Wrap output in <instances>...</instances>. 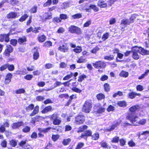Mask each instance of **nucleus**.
Wrapping results in <instances>:
<instances>
[{
	"mask_svg": "<svg viewBox=\"0 0 149 149\" xmlns=\"http://www.w3.org/2000/svg\"><path fill=\"white\" fill-rule=\"evenodd\" d=\"M92 104L91 100H86L84 102L82 107V111L86 113H89L91 111Z\"/></svg>",
	"mask_w": 149,
	"mask_h": 149,
	"instance_id": "obj_1",
	"label": "nucleus"
},
{
	"mask_svg": "<svg viewBox=\"0 0 149 149\" xmlns=\"http://www.w3.org/2000/svg\"><path fill=\"white\" fill-rule=\"evenodd\" d=\"M68 31L71 33H76L77 35H81L82 33L81 29L74 25H71L68 27Z\"/></svg>",
	"mask_w": 149,
	"mask_h": 149,
	"instance_id": "obj_2",
	"label": "nucleus"
},
{
	"mask_svg": "<svg viewBox=\"0 0 149 149\" xmlns=\"http://www.w3.org/2000/svg\"><path fill=\"white\" fill-rule=\"evenodd\" d=\"M50 118L53 120V124L54 125H59L61 123V118H59L58 115L56 113H54L52 115Z\"/></svg>",
	"mask_w": 149,
	"mask_h": 149,
	"instance_id": "obj_3",
	"label": "nucleus"
},
{
	"mask_svg": "<svg viewBox=\"0 0 149 149\" xmlns=\"http://www.w3.org/2000/svg\"><path fill=\"white\" fill-rule=\"evenodd\" d=\"M27 139L21 141L18 144L19 147H21L22 149H33V148L30 144L27 143Z\"/></svg>",
	"mask_w": 149,
	"mask_h": 149,
	"instance_id": "obj_4",
	"label": "nucleus"
},
{
	"mask_svg": "<svg viewBox=\"0 0 149 149\" xmlns=\"http://www.w3.org/2000/svg\"><path fill=\"white\" fill-rule=\"evenodd\" d=\"M132 58L134 60H138L140 56L138 54V52H139V49L138 48V47L135 46L132 47Z\"/></svg>",
	"mask_w": 149,
	"mask_h": 149,
	"instance_id": "obj_5",
	"label": "nucleus"
},
{
	"mask_svg": "<svg viewBox=\"0 0 149 149\" xmlns=\"http://www.w3.org/2000/svg\"><path fill=\"white\" fill-rule=\"evenodd\" d=\"M93 66L96 68L104 69L106 66L105 62L101 61H96L92 63Z\"/></svg>",
	"mask_w": 149,
	"mask_h": 149,
	"instance_id": "obj_6",
	"label": "nucleus"
},
{
	"mask_svg": "<svg viewBox=\"0 0 149 149\" xmlns=\"http://www.w3.org/2000/svg\"><path fill=\"white\" fill-rule=\"evenodd\" d=\"M13 50V47L10 45H6V48L4 51L3 54L5 56L8 57L10 56V53L12 52Z\"/></svg>",
	"mask_w": 149,
	"mask_h": 149,
	"instance_id": "obj_7",
	"label": "nucleus"
},
{
	"mask_svg": "<svg viewBox=\"0 0 149 149\" xmlns=\"http://www.w3.org/2000/svg\"><path fill=\"white\" fill-rule=\"evenodd\" d=\"M135 113H127L126 117L127 119L129 120L131 123L133 125V124L137 120L136 118H138L137 116L135 115Z\"/></svg>",
	"mask_w": 149,
	"mask_h": 149,
	"instance_id": "obj_8",
	"label": "nucleus"
},
{
	"mask_svg": "<svg viewBox=\"0 0 149 149\" xmlns=\"http://www.w3.org/2000/svg\"><path fill=\"white\" fill-rule=\"evenodd\" d=\"M85 120V117L84 115H78L75 117L74 121L77 124L81 125L83 124Z\"/></svg>",
	"mask_w": 149,
	"mask_h": 149,
	"instance_id": "obj_9",
	"label": "nucleus"
},
{
	"mask_svg": "<svg viewBox=\"0 0 149 149\" xmlns=\"http://www.w3.org/2000/svg\"><path fill=\"white\" fill-rule=\"evenodd\" d=\"M40 18L42 22L46 21L52 18V13L48 12H45L42 15L40 16Z\"/></svg>",
	"mask_w": 149,
	"mask_h": 149,
	"instance_id": "obj_10",
	"label": "nucleus"
},
{
	"mask_svg": "<svg viewBox=\"0 0 149 149\" xmlns=\"http://www.w3.org/2000/svg\"><path fill=\"white\" fill-rule=\"evenodd\" d=\"M51 129V127H47L43 129H42L41 128H38V130L39 132L38 134L39 137L41 138L43 137L44 135L43 134H42V133H47Z\"/></svg>",
	"mask_w": 149,
	"mask_h": 149,
	"instance_id": "obj_11",
	"label": "nucleus"
},
{
	"mask_svg": "<svg viewBox=\"0 0 149 149\" xmlns=\"http://www.w3.org/2000/svg\"><path fill=\"white\" fill-rule=\"evenodd\" d=\"M78 73L77 72H75L74 73H73L71 72L69 74H67L63 78V80H66L69 79L72 77L73 76H74V79L75 80L76 79V77L78 75Z\"/></svg>",
	"mask_w": 149,
	"mask_h": 149,
	"instance_id": "obj_12",
	"label": "nucleus"
},
{
	"mask_svg": "<svg viewBox=\"0 0 149 149\" xmlns=\"http://www.w3.org/2000/svg\"><path fill=\"white\" fill-rule=\"evenodd\" d=\"M130 24L129 20L127 19H122L120 23V25H122V26H120L121 30L122 31H124L125 30L124 29L127 27L128 25H130Z\"/></svg>",
	"mask_w": 149,
	"mask_h": 149,
	"instance_id": "obj_13",
	"label": "nucleus"
},
{
	"mask_svg": "<svg viewBox=\"0 0 149 149\" xmlns=\"http://www.w3.org/2000/svg\"><path fill=\"white\" fill-rule=\"evenodd\" d=\"M92 132L91 130H88L85 131L84 134H82L80 136L81 138H84L87 140V137L91 136Z\"/></svg>",
	"mask_w": 149,
	"mask_h": 149,
	"instance_id": "obj_14",
	"label": "nucleus"
},
{
	"mask_svg": "<svg viewBox=\"0 0 149 149\" xmlns=\"http://www.w3.org/2000/svg\"><path fill=\"white\" fill-rule=\"evenodd\" d=\"M24 125V123L22 121H18L13 123L11 127L13 130L18 129L19 127Z\"/></svg>",
	"mask_w": 149,
	"mask_h": 149,
	"instance_id": "obj_15",
	"label": "nucleus"
},
{
	"mask_svg": "<svg viewBox=\"0 0 149 149\" xmlns=\"http://www.w3.org/2000/svg\"><path fill=\"white\" fill-rule=\"evenodd\" d=\"M10 126V124L8 121L5 122L3 124L0 126V132L3 133L6 131V127H9Z\"/></svg>",
	"mask_w": 149,
	"mask_h": 149,
	"instance_id": "obj_16",
	"label": "nucleus"
},
{
	"mask_svg": "<svg viewBox=\"0 0 149 149\" xmlns=\"http://www.w3.org/2000/svg\"><path fill=\"white\" fill-rule=\"evenodd\" d=\"M58 49L62 52H66L68 51V46L67 44L65 43L64 45H62L61 46H59L58 48Z\"/></svg>",
	"mask_w": 149,
	"mask_h": 149,
	"instance_id": "obj_17",
	"label": "nucleus"
},
{
	"mask_svg": "<svg viewBox=\"0 0 149 149\" xmlns=\"http://www.w3.org/2000/svg\"><path fill=\"white\" fill-rule=\"evenodd\" d=\"M18 17L17 13L15 12H9L6 15V17L8 19H11Z\"/></svg>",
	"mask_w": 149,
	"mask_h": 149,
	"instance_id": "obj_18",
	"label": "nucleus"
},
{
	"mask_svg": "<svg viewBox=\"0 0 149 149\" xmlns=\"http://www.w3.org/2000/svg\"><path fill=\"white\" fill-rule=\"evenodd\" d=\"M18 42L20 45H24L26 44L27 42V38L25 36L19 37L17 40Z\"/></svg>",
	"mask_w": 149,
	"mask_h": 149,
	"instance_id": "obj_19",
	"label": "nucleus"
},
{
	"mask_svg": "<svg viewBox=\"0 0 149 149\" xmlns=\"http://www.w3.org/2000/svg\"><path fill=\"white\" fill-rule=\"evenodd\" d=\"M140 108V107L139 105L138 104H136L133 105L130 107L129 110L131 112L130 113H135L136 111L139 109Z\"/></svg>",
	"mask_w": 149,
	"mask_h": 149,
	"instance_id": "obj_20",
	"label": "nucleus"
},
{
	"mask_svg": "<svg viewBox=\"0 0 149 149\" xmlns=\"http://www.w3.org/2000/svg\"><path fill=\"white\" fill-rule=\"evenodd\" d=\"M13 75L10 73H8L6 75L5 79V84H8L11 81V79Z\"/></svg>",
	"mask_w": 149,
	"mask_h": 149,
	"instance_id": "obj_21",
	"label": "nucleus"
},
{
	"mask_svg": "<svg viewBox=\"0 0 149 149\" xmlns=\"http://www.w3.org/2000/svg\"><path fill=\"white\" fill-rule=\"evenodd\" d=\"M10 40L5 35V34H0V42H3L4 41L6 42H8Z\"/></svg>",
	"mask_w": 149,
	"mask_h": 149,
	"instance_id": "obj_22",
	"label": "nucleus"
},
{
	"mask_svg": "<svg viewBox=\"0 0 149 149\" xmlns=\"http://www.w3.org/2000/svg\"><path fill=\"white\" fill-rule=\"evenodd\" d=\"M146 120L145 119H141L139 121L137 120L133 124V126H138L141 125H143L145 124L146 123Z\"/></svg>",
	"mask_w": 149,
	"mask_h": 149,
	"instance_id": "obj_23",
	"label": "nucleus"
},
{
	"mask_svg": "<svg viewBox=\"0 0 149 149\" xmlns=\"http://www.w3.org/2000/svg\"><path fill=\"white\" fill-rule=\"evenodd\" d=\"M97 5L101 8H106L107 7V4L104 1L99 0L97 3Z\"/></svg>",
	"mask_w": 149,
	"mask_h": 149,
	"instance_id": "obj_24",
	"label": "nucleus"
},
{
	"mask_svg": "<svg viewBox=\"0 0 149 149\" xmlns=\"http://www.w3.org/2000/svg\"><path fill=\"white\" fill-rule=\"evenodd\" d=\"M77 98L76 94H73L70 96V99L65 104V106H68L72 101V100L76 99Z\"/></svg>",
	"mask_w": 149,
	"mask_h": 149,
	"instance_id": "obj_25",
	"label": "nucleus"
},
{
	"mask_svg": "<svg viewBox=\"0 0 149 149\" xmlns=\"http://www.w3.org/2000/svg\"><path fill=\"white\" fill-rule=\"evenodd\" d=\"M53 110L51 106H48L44 108L41 111V112L42 113H46L48 112L52 111Z\"/></svg>",
	"mask_w": 149,
	"mask_h": 149,
	"instance_id": "obj_26",
	"label": "nucleus"
},
{
	"mask_svg": "<svg viewBox=\"0 0 149 149\" xmlns=\"http://www.w3.org/2000/svg\"><path fill=\"white\" fill-rule=\"evenodd\" d=\"M89 8L85 9L86 11H88L89 9H92L95 12H97L99 11V8L95 5L91 4L89 6Z\"/></svg>",
	"mask_w": 149,
	"mask_h": 149,
	"instance_id": "obj_27",
	"label": "nucleus"
},
{
	"mask_svg": "<svg viewBox=\"0 0 149 149\" xmlns=\"http://www.w3.org/2000/svg\"><path fill=\"white\" fill-rule=\"evenodd\" d=\"M141 95L140 93H137L132 91L128 93V97L129 98L133 99L136 96H140Z\"/></svg>",
	"mask_w": 149,
	"mask_h": 149,
	"instance_id": "obj_28",
	"label": "nucleus"
},
{
	"mask_svg": "<svg viewBox=\"0 0 149 149\" xmlns=\"http://www.w3.org/2000/svg\"><path fill=\"white\" fill-rule=\"evenodd\" d=\"M37 39L39 42L42 43L46 40V37L45 35L43 34L41 35L38 36L37 38Z\"/></svg>",
	"mask_w": 149,
	"mask_h": 149,
	"instance_id": "obj_29",
	"label": "nucleus"
},
{
	"mask_svg": "<svg viewBox=\"0 0 149 149\" xmlns=\"http://www.w3.org/2000/svg\"><path fill=\"white\" fill-rule=\"evenodd\" d=\"M33 58L34 60H38L40 57V54L38 49H37L36 51L33 52Z\"/></svg>",
	"mask_w": 149,
	"mask_h": 149,
	"instance_id": "obj_30",
	"label": "nucleus"
},
{
	"mask_svg": "<svg viewBox=\"0 0 149 149\" xmlns=\"http://www.w3.org/2000/svg\"><path fill=\"white\" fill-rule=\"evenodd\" d=\"M39 107L38 106H36L33 111L30 114L29 116H33L36 115L39 112Z\"/></svg>",
	"mask_w": 149,
	"mask_h": 149,
	"instance_id": "obj_31",
	"label": "nucleus"
},
{
	"mask_svg": "<svg viewBox=\"0 0 149 149\" xmlns=\"http://www.w3.org/2000/svg\"><path fill=\"white\" fill-rule=\"evenodd\" d=\"M120 123V122H116V123L112 125L111 126L110 128L107 129L106 130L107 131L109 132L115 129V127H116L118 126Z\"/></svg>",
	"mask_w": 149,
	"mask_h": 149,
	"instance_id": "obj_32",
	"label": "nucleus"
},
{
	"mask_svg": "<svg viewBox=\"0 0 149 149\" xmlns=\"http://www.w3.org/2000/svg\"><path fill=\"white\" fill-rule=\"evenodd\" d=\"M139 49V52L142 55H147L148 50L144 49L141 47H138Z\"/></svg>",
	"mask_w": 149,
	"mask_h": 149,
	"instance_id": "obj_33",
	"label": "nucleus"
},
{
	"mask_svg": "<svg viewBox=\"0 0 149 149\" xmlns=\"http://www.w3.org/2000/svg\"><path fill=\"white\" fill-rule=\"evenodd\" d=\"M71 141V138H68L63 139L62 141V144L64 146H66L70 144Z\"/></svg>",
	"mask_w": 149,
	"mask_h": 149,
	"instance_id": "obj_34",
	"label": "nucleus"
},
{
	"mask_svg": "<svg viewBox=\"0 0 149 149\" xmlns=\"http://www.w3.org/2000/svg\"><path fill=\"white\" fill-rule=\"evenodd\" d=\"M103 88L105 91L107 92H109L111 89L110 85L108 83H105L104 84Z\"/></svg>",
	"mask_w": 149,
	"mask_h": 149,
	"instance_id": "obj_35",
	"label": "nucleus"
},
{
	"mask_svg": "<svg viewBox=\"0 0 149 149\" xmlns=\"http://www.w3.org/2000/svg\"><path fill=\"white\" fill-rule=\"evenodd\" d=\"M40 117H41L39 116H36L32 118L30 123L33 124H35L36 122L39 121L38 119H40Z\"/></svg>",
	"mask_w": 149,
	"mask_h": 149,
	"instance_id": "obj_36",
	"label": "nucleus"
},
{
	"mask_svg": "<svg viewBox=\"0 0 149 149\" xmlns=\"http://www.w3.org/2000/svg\"><path fill=\"white\" fill-rule=\"evenodd\" d=\"M117 104L120 107H125L127 105L126 102L124 100L119 101Z\"/></svg>",
	"mask_w": 149,
	"mask_h": 149,
	"instance_id": "obj_37",
	"label": "nucleus"
},
{
	"mask_svg": "<svg viewBox=\"0 0 149 149\" xmlns=\"http://www.w3.org/2000/svg\"><path fill=\"white\" fill-rule=\"evenodd\" d=\"M88 128V127L86 125H84L79 127L77 131L78 133L81 132L86 130Z\"/></svg>",
	"mask_w": 149,
	"mask_h": 149,
	"instance_id": "obj_38",
	"label": "nucleus"
},
{
	"mask_svg": "<svg viewBox=\"0 0 149 149\" xmlns=\"http://www.w3.org/2000/svg\"><path fill=\"white\" fill-rule=\"evenodd\" d=\"M100 145L101 146V147L102 148H109L110 149L111 148L110 146H109L107 143L105 141H102L100 143Z\"/></svg>",
	"mask_w": 149,
	"mask_h": 149,
	"instance_id": "obj_39",
	"label": "nucleus"
},
{
	"mask_svg": "<svg viewBox=\"0 0 149 149\" xmlns=\"http://www.w3.org/2000/svg\"><path fill=\"white\" fill-rule=\"evenodd\" d=\"M96 97L98 100H101L105 98V95L102 93L97 94L96 95Z\"/></svg>",
	"mask_w": 149,
	"mask_h": 149,
	"instance_id": "obj_40",
	"label": "nucleus"
},
{
	"mask_svg": "<svg viewBox=\"0 0 149 149\" xmlns=\"http://www.w3.org/2000/svg\"><path fill=\"white\" fill-rule=\"evenodd\" d=\"M91 137L92 139L94 140H97L99 138V134L98 132H96L94 133L93 135L92 134Z\"/></svg>",
	"mask_w": 149,
	"mask_h": 149,
	"instance_id": "obj_41",
	"label": "nucleus"
},
{
	"mask_svg": "<svg viewBox=\"0 0 149 149\" xmlns=\"http://www.w3.org/2000/svg\"><path fill=\"white\" fill-rule=\"evenodd\" d=\"M138 16L137 15L135 14H133L131 15L129 20L130 24L134 22V20Z\"/></svg>",
	"mask_w": 149,
	"mask_h": 149,
	"instance_id": "obj_42",
	"label": "nucleus"
},
{
	"mask_svg": "<svg viewBox=\"0 0 149 149\" xmlns=\"http://www.w3.org/2000/svg\"><path fill=\"white\" fill-rule=\"evenodd\" d=\"M128 74L129 73L128 72L123 70L120 72L119 75L121 77L126 78L128 76Z\"/></svg>",
	"mask_w": 149,
	"mask_h": 149,
	"instance_id": "obj_43",
	"label": "nucleus"
},
{
	"mask_svg": "<svg viewBox=\"0 0 149 149\" xmlns=\"http://www.w3.org/2000/svg\"><path fill=\"white\" fill-rule=\"evenodd\" d=\"M87 78V77L84 74L80 75L78 77V81L79 82H82L85 79Z\"/></svg>",
	"mask_w": 149,
	"mask_h": 149,
	"instance_id": "obj_44",
	"label": "nucleus"
},
{
	"mask_svg": "<svg viewBox=\"0 0 149 149\" xmlns=\"http://www.w3.org/2000/svg\"><path fill=\"white\" fill-rule=\"evenodd\" d=\"M29 16L27 14L25 13L19 19V21L21 22H22L25 21L26 19Z\"/></svg>",
	"mask_w": 149,
	"mask_h": 149,
	"instance_id": "obj_45",
	"label": "nucleus"
},
{
	"mask_svg": "<svg viewBox=\"0 0 149 149\" xmlns=\"http://www.w3.org/2000/svg\"><path fill=\"white\" fill-rule=\"evenodd\" d=\"M10 4L12 6H17L19 4V1L18 0H10Z\"/></svg>",
	"mask_w": 149,
	"mask_h": 149,
	"instance_id": "obj_46",
	"label": "nucleus"
},
{
	"mask_svg": "<svg viewBox=\"0 0 149 149\" xmlns=\"http://www.w3.org/2000/svg\"><path fill=\"white\" fill-rule=\"evenodd\" d=\"M52 46V42L49 40L45 42L43 44V46L45 47H49Z\"/></svg>",
	"mask_w": 149,
	"mask_h": 149,
	"instance_id": "obj_47",
	"label": "nucleus"
},
{
	"mask_svg": "<svg viewBox=\"0 0 149 149\" xmlns=\"http://www.w3.org/2000/svg\"><path fill=\"white\" fill-rule=\"evenodd\" d=\"M82 48L81 46H77L76 47L73 49V51L76 53H79L82 51Z\"/></svg>",
	"mask_w": 149,
	"mask_h": 149,
	"instance_id": "obj_48",
	"label": "nucleus"
},
{
	"mask_svg": "<svg viewBox=\"0 0 149 149\" xmlns=\"http://www.w3.org/2000/svg\"><path fill=\"white\" fill-rule=\"evenodd\" d=\"M34 107V105L33 104H31L29 105L28 106L26 107L25 108V109L26 111H31L33 109Z\"/></svg>",
	"mask_w": 149,
	"mask_h": 149,
	"instance_id": "obj_49",
	"label": "nucleus"
},
{
	"mask_svg": "<svg viewBox=\"0 0 149 149\" xmlns=\"http://www.w3.org/2000/svg\"><path fill=\"white\" fill-rule=\"evenodd\" d=\"M7 69L8 70L10 71H12L15 69V66L13 64H10L7 63Z\"/></svg>",
	"mask_w": 149,
	"mask_h": 149,
	"instance_id": "obj_50",
	"label": "nucleus"
},
{
	"mask_svg": "<svg viewBox=\"0 0 149 149\" xmlns=\"http://www.w3.org/2000/svg\"><path fill=\"white\" fill-rule=\"evenodd\" d=\"M37 6H34L32 7L30 9V12L31 14L37 12Z\"/></svg>",
	"mask_w": 149,
	"mask_h": 149,
	"instance_id": "obj_51",
	"label": "nucleus"
},
{
	"mask_svg": "<svg viewBox=\"0 0 149 149\" xmlns=\"http://www.w3.org/2000/svg\"><path fill=\"white\" fill-rule=\"evenodd\" d=\"M10 44L13 45L14 46H16L17 44L18 41L16 39H11L10 40Z\"/></svg>",
	"mask_w": 149,
	"mask_h": 149,
	"instance_id": "obj_52",
	"label": "nucleus"
},
{
	"mask_svg": "<svg viewBox=\"0 0 149 149\" xmlns=\"http://www.w3.org/2000/svg\"><path fill=\"white\" fill-rule=\"evenodd\" d=\"M60 137V136L58 134H54L52 135V140L54 142L56 141Z\"/></svg>",
	"mask_w": 149,
	"mask_h": 149,
	"instance_id": "obj_53",
	"label": "nucleus"
},
{
	"mask_svg": "<svg viewBox=\"0 0 149 149\" xmlns=\"http://www.w3.org/2000/svg\"><path fill=\"white\" fill-rule=\"evenodd\" d=\"M105 109L102 107L99 108L97 110V113L99 114L102 113L105 111Z\"/></svg>",
	"mask_w": 149,
	"mask_h": 149,
	"instance_id": "obj_54",
	"label": "nucleus"
},
{
	"mask_svg": "<svg viewBox=\"0 0 149 149\" xmlns=\"http://www.w3.org/2000/svg\"><path fill=\"white\" fill-rule=\"evenodd\" d=\"M119 138L118 136H116L114 137L111 140V142L112 143H116L119 142Z\"/></svg>",
	"mask_w": 149,
	"mask_h": 149,
	"instance_id": "obj_55",
	"label": "nucleus"
},
{
	"mask_svg": "<svg viewBox=\"0 0 149 149\" xmlns=\"http://www.w3.org/2000/svg\"><path fill=\"white\" fill-rule=\"evenodd\" d=\"M84 146V143L81 142L78 143L77 144L75 149H81Z\"/></svg>",
	"mask_w": 149,
	"mask_h": 149,
	"instance_id": "obj_56",
	"label": "nucleus"
},
{
	"mask_svg": "<svg viewBox=\"0 0 149 149\" xmlns=\"http://www.w3.org/2000/svg\"><path fill=\"white\" fill-rule=\"evenodd\" d=\"M31 128L28 126H26L22 129V131L24 133H27L30 131Z\"/></svg>",
	"mask_w": 149,
	"mask_h": 149,
	"instance_id": "obj_57",
	"label": "nucleus"
},
{
	"mask_svg": "<svg viewBox=\"0 0 149 149\" xmlns=\"http://www.w3.org/2000/svg\"><path fill=\"white\" fill-rule=\"evenodd\" d=\"M10 145L12 147H15L17 145V142L13 139L9 141Z\"/></svg>",
	"mask_w": 149,
	"mask_h": 149,
	"instance_id": "obj_58",
	"label": "nucleus"
},
{
	"mask_svg": "<svg viewBox=\"0 0 149 149\" xmlns=\"http://www.w3.org/2000/svg\"><path fill=\"white\" fill-rule=\"evenodd\" d=\"M52 3V0H47V1L43 5L44 7H48L50 6Z\"/></svg>",
	"mask_w": 149,
	"mask_h": 149,
	"instance_id": "obj_59",
	"label": "nucleus"
},
{
	"mask_svg": "<svg viewBox=\"0 0 149 149\" xmlns=\"http://www.w3.org/2000/svg\"><path fill=\"white\" fill-rule=\"evenodd\" d=\"M72 19H75L81 18L82 15L81 13H77L72 15Z\"/></svg>",
	"mask_w": 149,
	"mask_h": 149,
	"instance_id": "obj_60",
	"label": "nucleus"
},
{
	"mask_svg": "<svg viewBox=\"0 0 149 149\" xmlns=\"http://www.w3.org/2000/svg\"><path fill=\"white\" fill-rule=\"evenodd\" d=\"M52 22L54 23H59L61 22V21L60 17H56L53 18Z\"/></svg>",
	"mask_w": 149,
	"mask_h": 149,
	"instance_id": "obj_61",
	"label": "nucleus"
},
{
	"mask_svg": "<svg viewBox=\"0 0 149 149\" xmlns=\"http://www.w3.org/2000/svg\"><path fill=\"white\" fill-rule=\"evenodd\" d=\"M104 58L106 60L111 61L114 59V56L113 55H109V56H105Z\"/></svg>",
	"mask_w": 149,
	"mask_h": 149,
	"instance_id": "obj_62",
	"label": "nucleus"
},
{
	"mask_svg": "<svg viewBox=\"0 0 149 149\" xmlns=\"http://www.w3.org/2000/svg\"><path fill=\"white\" fill-rule=\"evenodd\" d=\"M59 17L61 21L63 19L65 20L68 18L67 15L65 14H60Z\"/></svg>",
	"mask_w": 149,
	"mask_h": 149,
	"instance_id": "obj_63",
	"label": "nucleus"
},
{
	"mask_svg": "<svg viewBox=\"0 0 149 149\" xmlns=\"http://www.w3.org/2000/svg\"><path fill=\"white\" fill-rule=\"evenodd\" d=\"M24 78L27 80H30L33 78V75L31 74H27L24 76Z\"/></svg>",
	"mask_w": 149,
	"mask_h": 149,
	"instance_id": "obj_64",
	"label": "nucleus"
}]
</instances>
